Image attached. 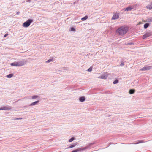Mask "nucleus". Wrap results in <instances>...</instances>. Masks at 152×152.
<instances>
[{
    "label": "nucleus",
    "mask_w": 152,
    "mask_h": 152,
    "mask_svg": "<svg viewBox=\"0 0 152 152\" xmlns=\"http://www.w3.org/2000/svg\"><path fill=\"white\" fill-rule=\"evenodd\" d=\"M26 2L30 3V2H31V0H28L26 1Z\"/></svg>",
    "instance_id": "7c9ffc66"
},
{
    "label": "nucleus",
    "mask_w": 152,
    "mask_h": 152,
    "mask_svg": "<svg viewBox=\"0 0 152 152\" xmlns=\"http://www.w3.org/2000/svg\"><path fill=\"white\" fill-rule=\"evenodd\" d=\"M20 12H17V15H19V14H20Z\"/></svg>",
    "instance_id": "2f4dec72"
},
{
    "label": "nucleus",
    "mask_w": 152,
    "mask_h": 152,
    "mask_svg": "<svg viewBox=\"0 0 152 152\" xmlns=\"http://www.w3.org/2000/svg\"><path fill=\"white\" fill-rule=\"evenodd\" d=\"M119 15L118 14H115L113 16L112 19L115 20L118 19L119 18Z\"/></svg>",
    "instance_id": "9d476101"
},
{
    "label": "nucleus",
    "mask_w": 152,
    "mask_h": 152,
    "mask_svg": "<svg viewBox=\"0 0 152 152\" xmlns=\"http://www.w3.org/2000/svg\"><path fill=\"white\" fill-rule=\"evenodd\" d=\"M23 118H17L15 119V120H21Z\"/></svg>",
    "instance_id": "cd10ccee"
},
{
    "label": "nucleus",
    "mask_w": 152,
    "mask_h": 152,
    "mask_svg": "<svg viewBox=\"0 0 152 152\" xmlns=\"http://www.w3.org/2000/svg\"><path fill=\"white\" fill-rule=\"evenodd\" d=\"M10 65L11 66H17L16 62H15L10 64Z\"/></svg>",
    "instance_id": "f3484780"
},
{
    "label": "nucleus",
    "mask_w": 152,
    "mask_h": 152,
    "mask_svg": "<svg viewBox=\"0 0 152 152\" xmlns=\"http://www.w3.org/2000/svg\"><path fill=\"white\" fill-rule=\"evenodd\" d=\"M75 139L74 138V137H72L71 139L69 140V142H71L72 141H73V140H74Z\"/></svg>",
    "instance_id": "4be33fe9"
},
{
    "label": "nucleus",
    "mask_w": 152,
    "mask_h": 152,
    "mask_svg": "<svg viewBox=\"0 0 152 152\" xmlns=\"http://www.w3.org/2000/svg\"><path fill=\"white\" fill-rule=\"evenodd\" d=\"M92 70V68L91 67H90V68H89L88 70L87 71L88 72H91Z\"/></svg>",
    "instance_id": "393cba45"
},
{
    "label": "nucleus",
    "mask_w": 152,
    "mask_h": 152,
    "mask_svg": "<svg viewBox=\"0 0 152 152\" xmlns=\"http://www.w3.org/2000/svg\"><path fill=\"white\" fill-rule=\"evenodd\" d=\"M71 31H75V29L74 28L72 27L71 29Z\"/></svg>",
    "instance_id": "c85d7f7f"
},
{
    "label": "nucleus",
    "mask_w": 152,
    "mask_h": 152,
    "mask_svg": "<svg viewBox=\"0 0 152 152\" xmlns=\"http://www.w3.org/2000/svg\"><path fill=\"white\" fill-rule=\"evenodd\" d=\"M135 92L134 89H130L129 91V93L130 94H132L134 93Z\"/></svg>",
    "instance_id": "2eb2a0df"
},
{
    "label": "nucleus",
    "mask_w": 152,
    "mask_h": 152,
    "mask_svg": "<svg viewBox=\"0 0 152 152\" xmlns=\"http://www.w3.org/2000/svg\"><path fill=\"white\" fill-rule=\"evenodd\" d=\"M144 142V141H140L139 142H138L137 143H135V144H138V143H143Z\"/></svg>",
    "instance_id": "bb28decb"
},
{
    "label": "nucleus",
    "mask_w": 152,
    "mask_h": 152,
    "mask_svg": "<svg viewBox=\"0 0 152 152\" xmlns=\"http://www.w3.org/2000/svg\"><path fill=\"white\" fill-rule=\"evenodd\" d=\"M128 28L127 27L123 26L119 28L116 31V34L120 36H123L128 31Z\"/></svg>",
    "instance_id": "f257e3e1"
},
{
    "label": "nucleus",
    "mask_w": 152,
    "mask_h": 152,
    "mask_svg": "<svg viewBox=\"0 0 152 152\" xmlns=\"http://www.w3.org/2000/svg\"><path fill=\"white\" fill-rule=\"evenodd\" d=\"M77 145V143L73 144L71 145L69 147L67 148H72L74 147H75V146H76Z\"/></svg>",
    "instance_id": "dca6fc26"
},
{
    "label": "nucleus",
    "mask_w": 152,
    "mask_h": 152,
    "mask_svg": "<svg viewBox=\"0 0 152 152\" xmlns=\"http://www.w3.org/2000/svg\"><path fill=\"white\" fill-rule=\"evenodd\" d=\"M88 18V17L87 16H85L84 17L82 18H81L82 20H86Z\"/></svg>",
    "instance_id": "412c9836"
},
{
    "label": "nucleus",
    "mask_w": 152,
    "mask_h": 152,
    "mask_svg": "<svg viewBox=\"0 0 152 152\" xmlns=\"http://www.w3.org/2000/svg\"><path fill=\"white\" fill-rule=\"evenodd\" d=\"M33 22L31 19H28L23 24V26L24 27H27L29 26L31 23Z\"/></svg>",
    "instance_id": "20e7f679"
},
{
    "label": "nucleus",
    "mask_w": 152,
    "mask_h": 152,
    "mask_svg": "<svg viewBox=\"0 0 152 152\" xmlns=\"http://www.w3.org/2000/svg\"><path fill=\"white\" fill-rule=\"evenodd\" d=\"M152 66H145L142 68L140 69V71H147L151 69Z\"/></svg>",
    "instance_id": "39448f33"
},
{
    "label": "nucleus",
    "mask_w": 152,
    "mask_h": 152,
    "mask_svg": "<svg viewBox=\"0 0 152 152\" xmlns=\"http://www.w3.org/2000/svg\"><path fill=\"white\" fill-rule=\"evenodd\" d=\"M147 22H152V17H150L147 20Z\"/></svg>",
    "instance_id": "6ab92c4d"
},
{
    "label": "nucleus",
    "mask_w": 152,
    "mask_h": 152,
    "mask_svg": "<svg viewBox=\"0 0 152 152\" xmlns=\"http://www.w3.org/2000/svg\"><path fill=\"white\" fill-rule=\"evenodd\" d=\"M108 75V74L107 73H104L102 74L100 77H99V78H100L102 79H107Z\"/></svg>",
    "instance_id": "6e6552de"
},
{
    "label": "nucleus",
    "mask_w": 152,
    "mask_h": 152,
    "mask_svg": "<svg viewBox=\"0 0 152 152\" xmlns=\"http://www.w3.org/2000/svg\"><path fill=\"white\" fill-rule=\"evenodd\" d=\"M149 24L148 23H146L144 25V28H147L149 26Z\"/></svg>",
    "instance_id": "aec40b11"
},
{
    "label": "nucleus",
    "mask_w": 152,
    "mask_h": 152,
    "mask_svg": "<svg viewBox=\"0 0 152 152\" xmlns=\"http://www.w3.org/2000/svg\"><path fill=\"white\" fill-rule=\"evenodd\" d=\"M13 76V75L12 74H10L6 76V77L7 78H11Z\"/></svg>",
    "instance_id": "a211bd4d"
},
{
    "label": "nucleus",
    "mask_w": 152,
    "mask_h": 152,
    "mask_svg": "<svg viewBox=\"0 0 152 152\" xmlns=\"http://www.w3.org/2000/svg\"><path fill=\"white\" fill-rule=\"evenodd\" d=\"M7 35V34H6L4 35V37H6Z\"/></svg>",
    "instance_id": "473e14b6"
},
{
    "label": "nucleus",
    "mask_w": 152,
    "mask_h": 152,
    "mask_svg": "<svg viewBox=\"0 0 152 152\" xmlns=\"http://www.w3.org/2000/svg\"><path fill=\"white\" fill-rule=\"evenodd\" d=\"M118 80H115L113 82V83L114 84H115L118 83Z\"/></svg>",
    "instance_id": "b1692460"
},
{
    "label": "nucleus",
    "mask_w": 152,
    "mask_h": 152,
    "mask_svg": "<svg viewBox=\"0 0 152 152\" xmlns=\"http://www.w3.org/2000/svg\"><path fill=\"white\" fill-rule=\"evenodd\" d=\"M92 144H93V143H90L86 147H85L84 148H80L78 149L74 150L72 151V152H78L79 151H82L85 150L89 148Z\"/></svg>",
    "instance_id": "f03ea898"
},
{
    "label": "nucleus",
    "mask_w": 152,
    "mask_h": 152,
    "mask_svg": "<svg viewBox=\"0 0 152 152\" xmlns=\"http://www.w3.org/2000/svg\"><path fill=\"white\" fill-rule=\"evenodd\" d=\"M38 97V96L37 95H34L32 96H29V99H31V97L32 99H35L37 98Z\"/></svg>",
    "instance_id": "4468645a"
},
{
    "label": "nucleus",
    "mask_w": 152,
    "mask_h": 152,
    "mask_svg": "<svg viewBox=\"0 0 152 152\" xmlns=\"http://www.w3.org/2000/svg\"><path fill=\"white\" fill-rule=\"evenodd\" d=\"M133 44H134V43H133L131 42V43H127L126 44V45H133Z\"/></svg>",
    "instance_id": "a878e982"
},
{
    "label": "nucleus",
    "mask_w": 152,
    "mask_h": 152,
    "mask_svg": "<svg viewBox=\"0 0 152 152\" xmlns=\"http://www.w3.org/2000/svg\"><path fill=\"white\" fill-rule=\"evenodd\" d=\"M12 109V107L10 106H4L0 108V110H10Z\"/></svg>",
    "instance_id": "423d86ee"
},
{
    "label": "nucleus",
    "mask_w": 152,
    "mask_h": 152,
    "mask_svg": "<svg viewBox=\"0 0 152 152\" xmlns=\"http://www.w3.org/2000/svg\"><path fill=\"white\" fill-rule=\"evenodd\" d=\"M135 7L134 6H132L128 7L124 10L125 11H129L133 9Z\"/></svg>",
    "instance_id": "1a4fd4ad"
},
{
    "label": "nucleus",
    "mask_w": 152,
    "mask_h": 152,
    "mask_svg": "<svg viewBox=\"0 0 152 152\" xmlns=\"http://www.w3.org/2000/svg\"><path fill=\"white\" fill-rule=\"evenodd\" d=\"M39 102V101H36L34 102L31 103L30 104H29V106H34L35 105H36Z\"/></svg>",
    "instance_id": "f8f14e48"
},
{
    "label": "nucleus",
    "mask_w": 152,
    "mask_h": 152,
    "mask_svg": "<svg viewBox=\"0 0 152 152\" xmlns=\"http://www.w3.org/2000/svg\"><path fill=\"white\" fill-rule=\"evenodd\" d=\"M124 62H122L120 64L121 66H124Z\"/></svg>",
    "instance_id": "c756f323"
},
{
    "label": "nucleus",
    "mask_w": 152,
    "mask_h": 152,
    "mask_svg": "<svg viewBox=\"0 0 152 152\" xmlns=\"http://www.w3.org/2000/svg\"><path fill=\"white\" fill-rule=\"evenodd\" d=\"M152 35V33L151 32H148L143 36V39H144Z\"/></svg>",
    "instance_id": "0eeeda50"
},
{
    "label": "nucleus",
    "mask_w": 152,
    "mask_h": 152,
    "mask_svg": "<svg viewBox=\"0 0 152 152\" xmlns=\"http://www.w3.org/2000/svg\"><path fill=\"white\" fill-rule=\"evenodd\" d=\"M52 61V59H49V60H48L46 61V63H49L51 61Z\"/></svg>",
    "instance_id": "5701e85b"
},
{
    "label": "nucleus",
    "mask_w": 152,
    "mask_h": 152,
    "mask_svg": "<svg viewBox=\"0 0 152 152\" xmlns=\"http://www.w3.org/2000/svg\"><path fill=\"white\" fill-rule=\"evenodd\" d=\"M146 8L149 10H151L152 9V2L151 3L149 4L146 6Z\"/></svg>",
    "instance_id": "9b49d317"
},
{
    "label": "nucleus",
    "mask_w": 152,
    "mask_h": 152,
    "mask_svg": "<svg viewBox=\"0 0 152 152\" xmlns=\"http://www.w3.org/2000/svg\"><path fill=\"white\" fill-rule=\"evenodd\" d=\"M79 100L81 102H83L85 100V98L84 97L82 96L79 98Z\"/></svg>",
    "instance_id": "ddd939ff"
},
{
    "label": "nucleus",
    "mask_w": 152,
    "mask_h": 152,
    "mask_svg": "<svg viewBox=\"0 0 152 152\" xmlns=\"http://www.w3.org/2000/svg\"><path fill=\"white\" fill-rule=\"evenodd\" d=\"M27 61L26 60H23L20 61L16 62L17 66H20L24 65L27 63Z\"/></svg>",
    "instance_id": "7ed1b4c3"
}]
</instances>
